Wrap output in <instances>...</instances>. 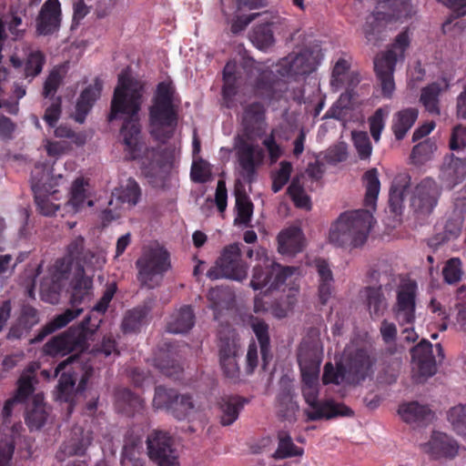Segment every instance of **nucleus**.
I'll use <instances>...</instances> for the list:
<instances>
[{
    "label": "nucleus",
    "mask_w": 466,
    "mask_h": 466,
    "mask_svg": "<svg viewBox=\"0 0 466 466\" xmlns=\"http://www.w3.org/2000/svg\"><path fill=\"white\" fill-rule=\"evenodd\" d=\"M84 243L85 239L81 236L73 239L67 247L66 255L56 261L52 273V284L50 287L52 299L50 301L54 303V300L58 299L64 285L63 281L69 278L71 271H74L73 278L70 280V303L73 309H67L63 313L55 316L30 340L31 343L41 342L46 336L66 327L83 312V309L77 308V306L90 299L93 289V276H88L87 273L100 268L104 259L96 253L86 250Z\"/></svg>",
    "instance_id": "f257e3e1"
},
{
    "label": "nucleus",
    "mask_w": 466,
    "mask_h": 466,
    "mask_svg": "<svg viewBox=\"0 0 466 466\" xmlns=\"http://www.w3.org/2000/svg\"><path fill=\"white\" fill-rule=\"evenodd\" d=\"M145 85L127 71L118 75V120H122L119 130L123 137L125 157L140 160L142 167H162L166 162L161 158L167 149L147 147L142 141L139 111L143 104Z\"/></svg>",
    "instance_id": "f03ea898"
},
{
    "label": "nucleus",
    "mask_w": 466,
    "mask_h": 466,
    "mask_svg": "<svg viewBox=\"0 0 466 466\" xmlns=\"http://www.w3.org/2000/svg\"><path fill=\"white\" fill-rule=\"evenodd\" d=\"M322 350L318 341L301 342L298 351V362L302 379V395L309 408L305 410L308 420H330L339 416L350 417L353 411L343 403L319 400V376Z\"/></svg>",
    "instance_id": "7ed1b4c3"
},
{
    "label": "nucleus",
    "mask_w": 466,
    "mask_h": 466,
    "mask_svg": "<svg viewBox=\"0 0 466 466\" xmlns=\"http://www.w3.org/2000/svg\"><path fill=\"white\" fill-rule=\"evenodd\" d=\"M266 109L262 103L253 102L245 106L242 115V126L247 137L238 136L234 147L240 167V176L247 183H252L257 177L258 168L264 163L265 151L256 143L248 141L253 137L264 133Z\"/></svg>",
    "instance_id": "20e7f679"
},
{
    "label": "nucleus",
    "mask_w": 466,
    "mask_h": 466,
    "mask_svg": "<svg viewBox=\"0 0 466 466\" xmlns=\"http://www.w3.org/2000/svg\"><path fill=\"white\" fill-rule=\"evenodd\" d=\"M116 291V282L112 281L99 301L78 324L71 326L66 331L53 337L43 347V352L51 357L66 356L73 351H82L86 349L87 339L99 328L104 315L108 308L114 293Z\"/></svg>",
    "instance_id": "39448f33"
},
{
    "label": "nucleus",
    "mask_w": 466,
    "mask_h": 466,
    "mask_svg": "<svg viewBox=\"0 0 466 466\" xmlns=\"http://www.w3.org/2000/svg\"><path fill=\"white\" fill-rule=\"evenodd\" d=\"M375 220L370 211L357 209L345 211L331 225L329 240L336 247L360 248L369 237Z\"/></svg>",
    "instance_id": "423d86ee"
},
{
    "label": "nucleus",
    "mask_w": 466,
    "mask_h": 466,
    "mask_svg": "<svg viewBox=\"0 0 466 466\" xmlns=\"http://www.w3.org/2000/svg\"><path fill=\"white\" fill-rule=\"evenodd\" d=\"M174 93L170 83L160 82L148 110L150 135L163 144L174 136L177 125V111L173 104Z\"/></svg>",
    "instance_id": "0eeeda50"
},
{
    "label": "nucleus",
    "mask_w": 466,
    "mask_h": 466,
    "mask_svg": "<svg viewBox=\"0 0 466 466\" xmlns=\"http://www.w3.org/2000/svg\"><path fill=\"white\" fill-rule=\"evenodd\" d=\"M75 357H69L66 360L58 363L55 370V376H58V384L56 390V400L60 403L66 404V412L70 416L76 405V393L83 392L87 385L88 380L93 376L94 370L90 366L82 367L77 364L76 367H71L67 370L66 368L73 363Z\"/></svg>",
    "instance_id": "6e6552de"
},
{
    "label": "nucleus",
    "mask_w": 466,
    "mask_h": 466,
    "mask_svg": "<svg viewBox=\"0 0 466 466\" xmlns=\"http://www.w3.org/2000/svg\"><path fill=\"white\" fill-rule=\"evenodd\" d=\"M410 46V37L407 31L400 32L390 47L378 54L374 58V70L380 83L381 94L390 98L395 90L394 71L398 59L404 58V53Z\"/></svg>",
    "instance_id": "1a4fd4ad"
},
{
    "label": "nucleus",
    "mask_w": 466,
    "mask_h": 466,
    "mask_svg": "<svg viewBox=\"0 0 466 466\" xmlns=\"http://www.w3.org/2000/svg\"><path fill=\"white\" fill-rule=\"evenodd\" d=\"M387 7L389 8L387 11H374L366 18L363 25L364 36L367 42L373 46H377L382 41L381 33L389 22L407 18L410 15L412 5L410 0H390Z\"/></svg>",
    "instance_id": "9d476101"
},
{
    "label": "nucleus",
    "mask_w": 466,
    "mask_h": 466,
    "mask_svg": "<svg viewBox=\"0 0 466 466\" xmlns=\"http://www.w3.org/2000/svg\"><path fill=\"white\" fill-rule=\"evenodd\" d=\"M248 270V265L242 258L241 244L231 243L222 248L207 277L211 280L228 279L242 281L247 278Z\"/></svg>",
    "instance_id": "9b49d317"
},
{
    "label": "nucleus",
    "mask_w": 466,
    "mask_h": 466,
    "mask_svg": "<svg viewBox=\"0 0 466 466\" xmlns=\"http://www.w3.org/2000/svg\"><path fill=\"white\" fill-rule=\"evenodd\" d=\"M259 262L254 267L250 286L254 289L268 288L278 289L285 284L287 279L296 271L294 267H284L267 256L265 249L257 251Z\"/></svg>",
    "instance_id": "f8f14e48"
},
{
    "label": "nucleus",
    "mask_w": 466,
    "mask_h": 466,
    "mask_svg": "<svg viewBox=\"0 0 466 466\" xmlns=\"http://www.w3.org/2000/svg\"><path fill=\"white\" fill-rule=\"evenodd\" d=\"M147 456L157 466H178V455L174 440L165 431L154 430L146 441Z\"/></svg>",
    "instance_id": "ddd939ff"
},
{
    "label": "nucleus",
    "mask_w": 466,
    "mask_h": 466,
    "mask_svg": "<svg viewBox=\"0 0 466 466\" xmlns=\"http://www.w3.org/2000/svg\"><path fill=\"white\" fill-rule=\"evenodd\" d=\"M441 190L437 183L430 177L421 180L410 197V209L417 219L424 220L436 208Z\"/></svg>",
    "instance_id": "4468645a"
},
{
    "label": "nucleus",
    "mask_w": 466,
    "mask_h": 466,
    "mask_svg": "<svg viewBox=\"0 0 466 466\" xmlns=\"http://www.w3.org/2000/svg\"><path fill=\"white\" fill-rule=\"evenodd\" d=\"M137 266L140 281L148 288H153L149 283L153 277L162 275L170 268L169 254L160 247L146 249L137 259Z\"/></svg>",
    "instance_id": "2eb2a0df"
},
{
    "label": "nucleus",
    "mask_w": 466,
    "mask_h": 466,
    "mask_svg": "<svg viewBox=\"0 0 466 466\" xmlns=\"http://www.w3.org/2000/svg\"><path fill=\"white\" fill-rule=\"evenodd\" d=\"M319 64V52L304 49L282 58L279 63L278 72L282 76H304L314 72Z\"/></svg>",
    "instance_id": "dca6fc26"
},
{
    "label": "nucleus",
    "mask_w": 466,
    "mask_h": 466,
    "mask_svg": "<svg viewBox=\"0 0 466 466\" xmlns=\"http://www.w3.org/2000/svg\"><path fill=\"white\" fill-rule=\"evenodd\" d=\"M412 378L415 382L422 383L432 377L437 371L435 358L432 354V345L422 339L411 350Z\"/></svg>",
    "instance_id": "f3484780"
},
{
    "label": "nucleus",
    "mask_w": 466,
    "mask_h": 466,
    "mask_svg": "<svg viewBox=\"0 0 466 466\" xmlns=\"http://www.w3.org/2000/svg\"><path fill=\"white\" fill-rule=\"evenodd\" d=\"M49 177L48 172L42 166L36 165L31 175V187L34 193L35 202L38 212L44 216H52L59 208L56 205L50 201V193L46 187V181Z\"/></svg>",
    "instance_id": "a211bd4d"
},
{
    "label": "nucleus",
    "mask_w": 466,
    "mask_h": 466,
    "mask_svg": "<svg viewBox=\"0 0 466 466\" xmlns=\"http://www.w3.org/2000/svg\"><path fill=\"white\" fill-rule=\"evenodd\" d=\"M416 289L414 282L405 283L398 289L397 301L392 310L400 326L413 324L415 320Z\"/></svg>",
    "instance_id": "6ab92c4d"
},
{
    "label": "nucleus",
    "mask_w": 466,
    "mask_h": 466,
    "mask_svg": "<svg viewBox=\"0 0 466 466\" xmlns=\"http://www.w3.org/2000/svg\"><path fill=\"white\" fill-rule=\"evenodd\" d=\"M376 357L367 350L359 349L350 358L347 368V383L360 384L367 378H371L376 365Z\"/></svg>",
    "instance_id": "aec40b11"
},
{
    "label": "nucleus",
    "mask_w": 466,
    "mask_h": 466,
    "mask_svg": "<svg viewBox=\"0 0 466 466\" xmlns=\"http://www.w3.org/2000/svg\"><path fill=\"white\" fill-rule=\"evenodd\" d=\"M62 9L59 0H46L35 19V31L39 35H50L61 26Z\"/></svg>",
    "instance_id": "412c9836"
},
{
    "label": "nucleus",
    "mask_w": 466,
    "mask_h": 466,
    "mask_svg": "<svg viewBox=\"0 0 466 466\" xmlns=\"http://www.w3.org/2000/svg\"><path fill=\"white\" fill-rule=\"evenodd\" d=\"M423 452L433 460L453 459L459 451L458 442L450 435L433 431L430 440L420 445Z\"/></svg>",
    "instance_id": "4be33fe9"
},
{
    "label": "nucleus",
    "mask_w": 466,
    "mask_h": 466,
    "mask_svg": "<svg viewBox=\"0 0 466 466\" xmlns=\"http://www.w3.org/2000/svg\"><path fill=\"white\" fill-rule=\"evenodd\" d=\"M248 400L238 395H224L220 397L216 405L217 416L219 423L224 426L232 425L239 417Z\"/></svg>",
    "instance_id": "5701e85b"
},
{
    "label": "nucleus",
    "mask_w": 466,
    "mask_h": 466,
    "mask_svg": "<svg viewBox=\"0 0 466 466\" xmlns=\"http://www.w3.org/2000/svg\"><path fill=\"white\" fill-rule=\"evenodd\" d=\"M103 88V82L99 78H96L94 84L87 86L80 93L76 104L75 112V120L83 124L96 104V100L100 97Z\"/></svg>",
    "instance_id": "b1692460"
},
{
    "label": "nucleus",
    "mask_w": 466,
    "mask_h": 466,
    "mask_svg": "<svg viewBox=\"0 0 466 466\" xmlns=\"http://www.w3.org/2000/svg\"><path fill=\"white\" fill-rule=\"evenodd\" d=\"M450 87V81L442 77L440 81L432 82L420 90V102L425 110L432 116L441 115L440 96Z\"/></svg>",
    "instance_id": "393cba45"
},
{
    "label": "nucleus",
    "mask_w": 466,
    "mask_h": 466,
    "mask_svg": "<svg viewBox=\"0 0 466 466\" xmlns=\"http://www.w3.org/2000/svg\"><path fill=\"white\" fill-rule=\"evenodd\" d=\"M441 177L446 185L452 188L466 178V158L454 156L453 153L444 157Z\"/></svg>",
    "instance_id": "a878e982"
},
{
    "label": "nucleus",
    "mask_w": 466,
    "mask_h": 466,
    "mask_svg": "<svg viewBox=\"0 0 466 466\" xmlns=\"http://www.w3.org/2000/svg\"><path fill=\"white\" fill-rule=\"evenodd\" d=\"M365 305L372 319L381 318L388 309V299L384 295L382 286L366 287L362 290Z\"/></svg>",
    "instance_id": "bb28decb"
},
{
    "label": "nucleus",
    "mask_w": 466,
    "mask_h": 466,
    "mask_svg": "<svg viewBox=\"0 0 466 466\" xmlns=\"http://www.w3.org/2000/svg\"><path fill=\"white\" fill-rule=\"evenodd\" d=\"M410 186L408 174H398L392 180L389 193V207L391 212L401 214L406 192Z\"/></svg>",
    "instance_id": "cd10ccee"
},
{
    "label": "nucleus",
    "mask_w": 466,
    "mask_h": 466,
    "mask_svg": "<svg viewBox=\"0 0 466 466\" xmlns=\"http://www.w3.org/2000/svg\"><path fill=\"white\" fill-rule=\"evenodd\" d=\"M278 250L283 255L293 256L300 252L304 246V237L297 227L282 230L278 236Z\"/></svg>",
    "instance_id": "c85d7f7f"
},
{
    "label": "nucleus",
    "mask_w": 466,
    "mask_h": 466,
    "mask_svg": "<svg viewBox=\"0 0 466 466\" xmlns=\"http://www.w3.org/2000/svg\"><path fill=\"white\" fill-rule=\"evenodd\" d=\"M419 110L415 107H407L399 110L393 115L391 130L397 140H402L415 124Z\"/></svg>",
    "instance_id": "c756f323"
},
{
    "label": "nucleus",
    "mask_w": 466,
    "mask_h": 466,
    "mask_svg": "<svg viewBox=\"0 0 466 466\" xmlns=\"http://www.w3.org/2000/svg\"><path fill=\"white\" fill-rule=\"evenodd\" d=\"M88 189V180L84 177H77L72 183L67 205L71 207L75 212L79 211L85 206L92 207L94 205L93 200L90 198Z\"/></svg>",
    "instance_id": "7c9ffc66"
},
{
    "label": "nucleus",
    "mask_w": 466,
    "mask_h": 466,
    "mask_svg": "<svg viewBox=\"0 0 466 466\" xmlns=\"http://www.w3.org/2000/svg\"><path fill=\"white\" fill-rule=\"evenodd\" d=\"M151 308L147 305L137 306L124 315L121 322V329L125 334L137 333L147 323V317Z\"/></svg>",
    "instance_id": "2f4dec72"
},
{
    "label": "nucleus",
    "mask_w": 466,
    "mask_h": 466,
    "mask_svg": "<svg viewBox=\"0 0 466 466\" xmlns=\"http://www.w3.org/2000/svg\"><path fill=\"white\" fill-rule=\"evenodd\" d=\"M398 412L408 423H427L434 418V413L428 406L420 405L416 401L401 405Z\"/></svg>",
    "instance_id": "473e14b6"
},
{
    "label": "nucleus",
    "mask_w": 466,
    "mask_h": 466,
    "mask_svg": "<svg viewBox=\"0 0 466 466\" xmlns=\"http://www.w3.org/2000/svg\"><path fill=\"white\" fill-rule=\"evenodd\" d=\"M195 324V314L190 306H183L173 313L167 324V330L170 333H186Z\"/></svg>",
    "instance_id": "72a5a7b5"
},
{
    "label": "nucleus",
    "mask_w": 466,
    "mask_h": 466,
    "mask_svg": "<svg viewBox=\"0 0 466 466\" xmlns=\"http://www.w3.org/2000/svg\"><path fill=\"white\" fill-rule=\"evenodd\" d=\"M48 416L47 406L39 394L35 395L25 415L26 425L31 431L39 430L46 424Z\"/></svg>",
    "instance_id": "f704fd0d"
},
{
    "label": "nucleus",
    "mask_w": 466,
    "mask_h": 466,
    "mask_svg": "<svg viewBox=\"0 0 466 466\" xmlns=\"http://www.w3.org/2000/svg\"><path fill=\"white\" fill-rule=\"evenodd\" d=\"M250 327L259 343L263 369H266L268 359L271 357L269 355L270 339L268 334V325L263 319L252 317L250 319Z\"/></svg>",
    "instance_id": "c9c22d12"
},
{
    "label": "nucleus",
    "mask_w": 466,
    "mask_h": 466,
    "mask_svg": "<svg viewBox=\"0 0 466 466\" xmlns=\"http://www.w3.org/2000/svg\"><path fill=\"white\" fill-rule=\"evenodd\" d=\"M141 439L137 435H131L125 439L121 454L122 466H146L145 461L138 458L140 454Z\"/></svg>",
    "instance_id": "e433bc0d"
},
{
    "label": "nucleus",
    "mask_w": 466,
    "mask_h": 466,
    "mask_svg": "<svg viewBox=\"0 0 466 466\" xmlns=\"http://www.w3.org/2000/svg\"><path fill=\"white\" fill-rule=\"evenodd\" d=\"M363 181L365 185V198L364 205L367 208L375 209L378 196L380 190V182L377 168H370L363 175Z\"/></svg>",
    "instance_id": "4c0bfd02"
},
{
    "label": "nucleus",
    "mask_w": 466,
    "mask_h": 466,
    "mask_svg": "<svg viewBox=\"0 0 466 466\" xmlns=\"http://www.w3.org/2000/svg\"><path fill=\"white\" fill-rule=\"evenodd\" d=\"M80 438H71L68 441L63 443L60 447L59 451L56 453V458L59 461L64 460V455L74 456V455H82L85 453L86 450L91 443V436L89 432H84V431H80Z\"/></svg>",
    "instance_id": "58836bf2"
},
{
    "label": "nucleus",
    "mask_w": 466,
    "mask_h": 466,
    "mask_svg": "<svg viewBox=\"0 0 466 466\" xmlns=\"http://www.w3.org/2000/svg\"><path fill=\"white\" fill-rule=\"evenodd\" d=\"M46 64V56L40 50H33L28 53L23 68V77L31 83L37 76H39Z\"/></svg>",
    "instance_id": "ea45409f"
},
{
    "label": "nucleus",
    "mask_w": 466,
    "mask_h": 466,
    "mask_svg": "<svg viewBox=\"0 0 466 466\" xmlns=\"http://www.w3.org/2000/svg\"><path fill=\"white\" fill-rule=\"evenodd\" d=\"M278 448L273 454V458L277 460L301 456L304 452L303 449L298 447L289 433L285 431L278 432Z\"/></svg>",
    "instance_id": "a19ab883"
},
{
    "label": "nucleus",
    "mask_w": 466,
    "mask_h": 466,
    "mask_svg": "<svg viewBox=\"0 0 466 466\" xmlns=\"http://www.w3.org/2000/svg\"><path fill=\"white\" fill-rule=\"evenodd\" d=\"M272 25V22L267 21L257 25L250 32V41L258 49L264 50L273 46L275 39L271 28Z\"/></svg>",
    "instance_id": "79ce46f5"
},
{
    "label": "nucleus",
    "mask_w": 466,
    "mask_h": 466,
    "mask_svg": "<svg viewBox=\"0 0 466 466\" xmlns=\"http://www.w3.org/2000/svg\"><path fill=\"white\" fill-rule=\"evenodd\" d=\"M277 400L279 415L289 421L296 420L299 405L294 400L291 390L289 388L281 389L278 394Z\"/></svg>",
    "instance_id": "37998d69"
},
{
    "label": "nucleus",
    "mask_w": 466,
    "mask_h": 466,
    "mask_svg": "<svg viewBox=\"0 0 466 466\" xmlns=\"http://www.w3.org/2000/svg\"><path fill=\"white\" fill-rule=\"evenodd\" d=\"M353 94L347 90L342 93L333 106L327 111L326 118H334L337 120H345L350 110L353 108Z\"/></svg>",
    "instance_id": "c03bdc74"
},
{
    "label": "nucleus",
    "mask_w": 466,
    "mask_h": 466,
    "mask_svg": "<svg viewBox=\"0 0 466 466\" xmlns=\"http://www.w3.org/2000/svg\"><path fill=\"white\" fill-rule=\"evenodd\" d=\"M141 198V188L134 178H128L118 187V201L130 207L136 206Z\"/></svg>",
    "instance_id": "a18cd8bd"
},
{
    "label": "nucleus",
    "mask_w": 466,
    "mask_h": 466,
    "mask_svg": "<svg viewBox=\"0 0 466 466\" xmlns=\"http://www.w3.org/2000/svg\"><path fill=\"white\" fill-rule=\"evenodd\" d=\"M195 410L192 396L189 394H178L170 406L169 413L176 419L182 420L188 418Z\"/></svg>",
    "instance_id": "49530a36"
},
{
    "label": "nucleus",
    "mask_w": 466,
    "mask_h": 466,
    "mask_svg": "<svg viewBox=\"0 0 466 466\" xmlns=\"http://www.w3.org/2000/svg\"><path fill=\"white\" fill-rule=\"evenodd\" d=\"M236 209L237 217L234 219V224L248 226L253 214V204L245 193H237Z\"/></svg>",
    "instance_id": "de8ad7c7"
},
{
    "label": "nucleus",
    "mask_w": 466,
    "mask_h": 466,
    "mask_svg": "<svg viewBox=\"0 0 466 466\" xmlns=\"http://www.w3.org/2000/svg\"><path fill=\"white\" fill-rule=\"evenodd\" d=\"M143 406L141 398L127 389L118 390V409L121 408L127 414H133Z\"/></svg>",
    "instance_id": "09e8293b"
},
{
    "label": "nucleus",
    "mask_w": 466,
    "mask_h": 466,
    "mask_svg": "<svg viewBox=\"0 0 466 466\" xmlns=\"http://www.w3.org/2000/svg\"><path fill=\"white\" fill-rule=\"evenodd\" d=\"M287 191L297 208H305L307 210L311 208L310 198L306 194L303 187L300 185L299 177L292 179Z\"/></svg>",
    "instance_id": "8fccbe9b"
},
{
    "label": "nucleus",
    "mask_w": 466,
    "mask_h": 466,
    "mask_svg": "<svg viewBox=\"0 0 466 466\" xmlns=\"http://www.w3.org/2000/svg\"><path fill=\"white\" fill-rule=\"evenodd\" d=\"M347 368L343 364H337L336 367L330 362L325 364L322 375L323 384L339 385L343 382H347Z\"/></svg>",
    "instance_id": "3c124183"
},
{
    "label": "nucleus",
    "mask_w": 466,
    "mask_h": 466,
    "mask_svg": "<svg viewBox=\"0 0 466 466\" xmlns=\"http://www.w3.org/2000/svg\"><path fill=\"white\" fill-rule=\"evenodd\" d=\"M37 382L36 376L32 374V370H28L27 372H23L17 381V390L15 398L19 402H23L35 390V384Z\"/></svg>",
    "instance_id": "603ef678"
},
{
    "label": "nucleus",
    "mask_w": 466,
    "mask_h": 466,
    "mask_svg": "<svg viewBox=\"0 0 466 466\" xmlns=\"http://www.w3.org/2000/svg\"><path fill=\"white\" fill-rule=\"evenodd\" d=\"M448 420L453 431L463 437H466V406L457 405L450 409Z\"/></svg>",
    "instance_id": "864d4df0"
},
{
    "label": "nucleus",
    "mask_w": 466,
    "mask_h": 466,
    "mask_svg": "<svg viewBox=\"0 0 466 466\" xmlns=\"http://www.w3.org/2000/svg\"><path fill=\"white\" fill-rule=\"evenodd\" d=\"M436 149L435 142L431 138H427L413 147L410 157L414 163L422 164L431 157Z\"/></svg>",
    "instance_id": "5fc2aeb1"
},
{
    "label": "nucleus",
    "mask_w": 466,
    "mask_h": 466,
    "mask_svg": "<svg viewBox=\"0 0 466 466\" xmlns=\"http://www.w3.org/2000/svg\"><path fill=\"white\" fill-rule=\"evenodd\" d=\"M218 347L219 358L238 357L239 344L236 333L232 330L226 336H220Z\"/></svg>",
    "instance_id": "6e6d98bb"
},
{
    "label": "nucleus",
    "mask_w": 466,
    "mask_h": 466,
    "mask_svg": "<svg viewBox=\"0 0 466 466\" xmlns=\"http://www.w3.org/2000/svg\"><path fill=\"white\" fill-rule=\"evenodd\" d=\"M350 67V63L344 58H339L336 62L332 70V76L330 80V85L332 87L338 90L347 84Z\"/></svg>",
    "instance_id": "4d7b16f0"
},
{
    "label": "nucleus",
    "mask_w": 466,
    "mask_h": 466,
    "mask_svg": "<svg viewBox=\"0 0 466 466\" xmlns=\"http://www.w3.org/2000/svg\"><path fill=\"white\" fill-rule=\"evenodd\" d=\"M177 395V392L175 390L158 386L155 390L153 405L157 409H166L169 411Z\"/></svg>",
    "instance_id": "13d9d810"
},
{
    "label": "nucleus",
    "mask_w": 466,
    "mask_h": 466,
    "mask_svg": "<svg viewBox=\"0 0 466 466\" xmlns=\"http://www.w3.org/2000/svg\"><path fill=\"white\" fill-rule=\"evenodd\" d=\"M292 165L289 161H281L279 168L272 175V191L277 193L289 182L292 172Z\"/></svg>",
    "instance_id": "bf43d9fd"
},
{
    "label": "nucleus",
    "mask_w": 466,
    "mask_h": 466,
    "mask_svg": "<svg viewBox=\"0 0 466 466\" xmlns=\"http://www.w3.org/2000/svg\"><path fill=\"white\" fill-rule=\"evenodd\" d=\"M387 116L388 111L382 107H380L368 119L370 132L375 142H378L380 138L381 132L385 127V120Z\"/></svg>",
    "instance_id": "052dcab7"
},
{
    "label": "nucleus",
    "mask_w": 466,
    "mask_h": 466,
    "mask_svg": "<svg viewBox=\"0 0 466 466\" xmlns=\"http://www.w3.org/2000/svg\"><path fill=\"white\" fill-rule=\"evenodd\" d=\"M64 76L60 73V70L54 68L48 74L43 86L42 95L45 98L54 99L56 93L63 82Z\"/></svg>",
    "instance_id": "680f3d73"
},
{
    "label": "nucleus",
    "mask_w": 466,
    "mask_h": 466,
    "mask_svg": "<svg viewBox=\"0 0 466 466\" xmlns=\"http://www.w3.org/2000/svg\"><path fill=\"white\" fill-rule=\"evenodd\" d=\"M352 140L360 159H367L370 157L372 147L370 137L365 131H353Z\"/></svg>",
    "instance_id": "e2e57ef3"
},
{
    "label": "nucleus",
    "mask_w": 466,
    "mask_h": 466,
    "mask_svg": "<svg viewBox=\"0 0 466 466\" xmlns=\"http://www.w3.org/2000/svg\"><path fill=\"white\" fill-rule=\"evenodd\" d=\"M442 275L444 280L449 284L460 281L462 275L461 259L458 258L449 259L442 269Z\"/></svg>",
    "instance_id": "0e129e2a"
},
{
    "label": "nucleus",
    "mask_w": 466,
    "mask_h": 466,
    "mask_svg": "<svg viewBox=\"0 0 466 466\" xmlns=\"http://www.w3.org/2000/svg\"><path fill=\"white\" fill-rule=\"evenodd\" d=\"M51 100L52 103L46 108L43 119L50 127H55L62 114V97L56 96Z\"/></svg>",
    "instance_id": "69168bd1"
},
{
    "label": "nucleus",
    "mask_w": 466,
    "mask_h": 466,
    "mask_svg": "<svg viewBox=\"0 0 466 466\" xmlns=\"http://www.w3.org/2000/svg\"><path fill=\"white\" fill-rule=\"evenodd\" d=\"M55 136L59 138L71 139L77 146H83L86 141V136L83 132H75L66 125H60L55 129Z\"/></svg>",
    "instance_id": "338daca9"
},
{
    "label": "nucleus",
    "mask_w": 466,
    "mask_h": 466,
    "mask_svg": "<svg viewBox=\"0 0 466 466\" xmlns=\"http://www.w3.org/2000/svg\"><path fill=\"white\" fill-rule=\"evenodd\" d=\"M449 147L451 150H460L466 147V127L457 125L452 128Z\"/></svg>",
    "instance_id": "774afa93"
}]
</instances>
